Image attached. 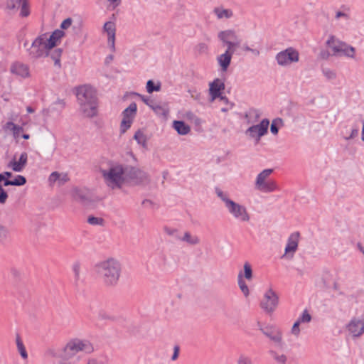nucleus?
<instances>
[{
	"label": "nucleus",
	"instance_id": "f257e3e1",
	"mask_svg": "<svg viewBox=\"0 0 364 364\" xmlns=\"http://www.w3.org/2000/svg\"><path fill=\"white\" fill-rule=\"evenodd\" d=\"M95 270L105 286L114 287L120 278L122 264L117 259L109 257L97 263Z\"/></svg>",
	"mask_w": 364,
	"mask_h": 364
},
{
	"label": "nucleus",
	"instance_id": "f03ea898",
	"mask_svg": "<svg viewBox=\"0 0 364 364\" xmlns=\"http://www.w3.org/2000/svg\"><path fill=\"white\" fill-rule=\"evenodd\" d=\"M76 96L80 109L86 117L97 114V99L95 90L90 85H82L77 89Z\"/></svg>",
	"mask_w": 364,
	"mask_h": 364
},
{
	"label": "nucleus",
	"instance_id": "7ed1b4c3",
	"mask_svg": "<svg viewBox=\"0 0 364 364\" xmlns=\"http://www.w3.org/2000/svg\"><path fill=\"white\" fill-rule=\"evenodd\" d=\"M102 173L106 184L112 189L120 188L124 182L126 168L121 165L110 167L108 170H102Z\"/></svg>",
	"mask_w": 364,
	"mask_h": 364
},
{
	"label": "nucleus",
	"instance_id": "20e7f679",
	"mask_svg": "<svg viewBox=\"0 0 364 364\" xmlns=\"http://www.w3.org/2000/svg\"><path fill=\"white\" fill-rule=\"evenodd\" d=\"M63 358H70L79 352L91 353L94 351L93 345L87 340L73 338L70 340L63 349Z\"/></svg>",
	"mask_w": 364,
	"mask_h": 364
},
{
	"label": "nucleus",
	"instance_id": "39448f33",
	"mask_svg": "<svg viewBox=\"0 0 364 364\" xmlns=\"http://www.w3.org/2000/svg\"><path fill=\"white\" fill-rule=\"evenodd\" d=\"M326 45L331 49L333 55L345 56L350 58H355V48L340 41L334 36L328 37Z\"/></svg>",
	"mask_w": 364,
	"mask_h": 364
},
{
	"label": "nucleus",
	"instance_id": "423d86ee",
	"mask_svg": "<svg viewBox=\"0 0 364 364\" xmlns=\"http://www.w3.org/2000/svg\"><path fill=\"white\" fill-rule=\"evenodd\" d=\"M47 33L38 36L28 49V56L33 60L48 55V51L51 49L46 43Z\"/></svg>",
	"mask_w": 364,
	"mask_h": 364
},
{
	"label": "nucleus",
	"instance_id": "0eeeda50",
	"mask_svg": "<svg viewBox=\"0 0 364 364\" xmlns=\"http://www.w3.org/2000/svg\"><path fill=\"white\" fill-rule=\"evenodd\" d=\"M273 172V169L267 168L260 172L255 181V188L262 193H270L277 189V185L273 180H269L268 178Z\"/></svg>",
	"mask_w": 364,
	"mask_h": 364
},
{
	"label": "nucleus",
	"instance_id": "6e6552de",
	"mask_svg": "<svg viewBox=\"0 0 364 364\" xmlns=\"http://www.w3.org/2000/svg\"><path fill=\"white\" fill-rule=\"evenodd\" d=\"M137 106L132 102L122 113V119L120 123V132L124 134L132 126L136 115Z\"/></svg>",
	"mask_w": 364,
	"mask_h": 364
},
{
	"label": "nucleus",
	"instance_id": "1a4fd4ad",
	"mask_svg": "<svg viewBox=\"0 0 364 364\" xmlns=\"http://www.w3.org/2000/svg\"><path fill=\"white\" fill-rule=\"evenodd\" d=\"M226 208L228 213L236 220L242 223H247L250 221V215L245 206L232 200V202L229 203V205L226 207Z\"/></svg>",
	"mask_w": 364,
	"mask_h": 364
},
{
	"label": "nucleus",
	"instance_id": "9d476101",
	"mask_svg": "<svg viewBox=\"0 0 364 364\" xmlns=\"http://www.w3.org/2000/svg\"><path fill=\"white\" fill-rule=\"evenodd\" d=\"M276 60L279 65L286 66L292 63H297L299 60V53L293 47H289L279 52L276 55Z\"/></svg>",
	"mask_w": 364,
	"mask_h": 364
},
{
	"label": "nucleus",
	"instance_id": "9b49d317",
	"mask_svg": "<svg viewBox=\"0 0 364 364\" xmlns=\"http://www.w3.org/2000/svg\"><path fill=\"white\" fill-rule=\"evenodd\" d=\"M126 177L136 185H146L150 181L149 176L146 172L132 166L126 168Z\"/></svg>",
	"mask_w": 364,
	"mask_h": 364
},
{
	"label": "nucleus",
	"instance_id": "f8f14e48",
	"mask_svg": "<svg viewBox=\"0 0 364 364\" xmlns=\"http://www.w3.org/2000/svg\"><path fill=\"white\" fill-rule=\"evenodd\" d=\"M279 298L277 294L272 289H268L260 302V307L267 313H272L277 307Z\"/></svg>",
	"mask_w": 364,
	"mask_h": 364
},
{
	"label": "nucleus",
	"instance_id": "ddd939ff",
	"mask_svg": "<svg viewBox=\"0 0 364 364\" xmlns=\"http://www.w3.org/2000/svg\"><path fill=\"white\" fill-rule=\"evenodd\" d=\"M269 124V121L267 119H264L259 124L249 127L246 130L245 134L250 138L255 139L257 143H258L261 136L267 132Z\"/></svg>",
	"mask_w": 364,
	"mask_h": 364
},
{
	"label": "nucleus",
	"instance_id": "4468645a",
	"mask_svg": "<svg viewBox=\"0 0 364 364\" xmlns=\"http://www.w3.org/2000/svg\"><path fill=\"white\" fill-rule=\"evenodd\" d=\"M260 331L264 335L272 341L277 347H283L284 343L282 341V332L281 330L273 326H268L264 328H260Z\"/></svg>",
	"mask_w": 364,
	"mask_h": 364
},
{
	"label": "nucleus",
	"instance_id": "2eb2a0df",
	"mask_svg": "<svg viewBox=\"0 0 364 364\" xmlns=\"http://www.w3.org/2000/svg\"><path fill=\"white\" fill-rule=\"evenodd\" d=\"M299 236L300 235L299 232H294L289 235L283 257L287 256L290 258L293 257L294 252L298 248Z\"/></svg>",
	"mask_w": 364,
	"mask_h": 364
},
{
	"label": "nucleus",
	"instance_id": "dca6fc26",
	"mask_svg": "<svg viewBox=\"0 0 364 364\" xmlns=\"http://www.w3.org/2000/svg\"><path fill=\"white\" fill-rule=\"evenodd\" d=\"M28 162V154L26 152H22L20 155L18 161L14 158L7 165V167L16 172L22 171L26 167Z\"/></svg>",
	"mask_w": 364,
	"mask_h": 364
},
{
	"label": "nucleus",
	"instance_id": "f3484780",
	"mask_svg": "<svg viewBox=\"0 0 364 364\" xmlns=\"http://www.w3.org/2000/svg\"><path fill=\"white\" fill-rule=\"evenodd\" d=\"M348 330L353 336H361L364 333V321L353 318L348 325Z\"/></svg>",
	"mask_w": 364,
	"mask_h": 364
},
{
	"label": "nucleus",
	"instance_id": "a211bd4d",
	"mask_svg": "<svg viewBox=\"0 0 364 364\" xmlns=\"http://www.w3.org/2000/svg\"><path fill=\"white\" fill-rule=\"evenodd\" d=\"M12 74L26 78L30 76L29 68L27 65L20 62L14 63L10 68Z\"/></svg>",
	"mask_w": 364,
	"mask_h": 364
},
{
	"label": "nucleus",
	"instance_id": "6ab92c4d",
	"mask_svg": "<svg viewBox=\"0 0 364 364\" xmlns=\"http://www.w3.org/2000/svg\"><path fill=\"white\" fill-rule=\"evenodd\" d=\"M225 89L224 82L219 78L215 79L212 82L210 83V94L212 97V100H215L219 97L221 95V90Z\"/></svg>",
	"mask_w": 364,
	"mask_h": 364
},
{
	"label": "nucleus",
	"instance_id": "aec40b11",
	"mask_svg": "<svg viewBox=\"0 0 364 364\" xmlns=\"http://www.w3.org/2000/svg\"><path fill=\"white\" fill-rule=\"evenodd\" d=\"M104 30L107 33L108 38L107 43L111 48L114 50V41H115V24L112 21H107L104 24Z\"/></svg>",
	"mask_w": 364,
	"mask_h": 364
},
{
	"label": "nucleus",
	"instance_id": "412c9836",
	"mask_svg": "<svg viewBox=\"0 0 364 364\" xmlns=\"http://www.w3.org/2000/svg\"><path fill=\"white\" fill-rule=\"evenodd\" d=\"M71 196L75 200L78 202L85 203L89 200L88 192L85 189L74 188L71 191Z\"/></svg>",
	"mask_w": 364,
	"mask_h": 364
},
{
	"label": "nucleus",
	"instance_id": "4be33fe9",
	"mask_svg": "<svg viewBox=\"0 0 364 364\" xmlns=\"http://www.w3.org/2000/svg\"><path fill=\"white\" fill-rule=\"evenodd\" d=\"M69 181V177L67 173H60L58 171H53L49 176L48 181L50 184H53L55 182H58L59 186L65 184Z\"/></svg>",
	"mask_w": 364,
	"mask_h": 364
},
{
	"label": "nucleus",
	"instance_id": "5701e85b",
	"mask_svg": "<svg viewBox=\"0 0 364 364\" xmlns=\"http://www.w3.org/2000/svg\"><path fill=\"white\" fill-rule=\"evenodd\" d=\"M65 36V32L60 29L55 30L53 33L48 37L46 43L51 49L57 45L58 41H60Z\"/></svg>",
	"mask_w": 364,
	"mask_h": 364
},
{
	"label": "nucleus",
	"instance_id": "b1692460",
	"mask_svg": "<svg viewBox=\"0 0 364 364\" xmlns=\"http://www.w3.org/2000/svg\"><path fill=\"white\" fill-rule=\"evenodd\" d=\"M232 56V54L228 51L218 56L217 60L223 71L225 72L228 70L231 62Z\"/></svg>",
	"mask_w": 364,
	"mask_h": 364
},
{
	"label": "nucleus",
	"instance_id": "393cba45",
	"mask_svg": "<svg viewBox=\"0 0 364 364\" xmlns=\"http://www.w3.org/2000/svg\"><path fill=\"white\" fill-rule=\"evenodd\" d=\"M218 38L225 44L231 41L237 40V36L233 30H225L218 33Z\"/></svg>",
	"mask_w": 364,
	"mask_h": 364
},
{
	"label": "nucleus",
	"instance_id": "a878e982",
	"mask_svg": "<svg viewBox=\"0 0 364 364\" xmlns=\"http://www.w3.org/2000/svg\"><path fill=\"white\" fill-rule=\"evenodd\" d=\"M173 127L180 135H186L191 132V127L183 121L174 120Z\"/></svg>",
	"mask_w": 364,
	"mask_h": 364
},
{
	"label": "nucleus",
	"instance_id": "bb28decb",
	"mask_svg": "<svg viewBox=\"0 0 364 364\" xmlns=\"http://www.w3.org/2000/svg\"><path fill=\"white\" fill-rule=\"evenodd\" d=\"M213 11L219 19L230 18L233 16V12L231 9H223L222 7H216L214 9Z\"/></svg>",
	"mask_w": 364,
	"mask_h": 364
},
{
	"label": "nucleus",
	"instance_id": "cd10ccee",
	"mask_svg": "<svg viewBox=\"0 0 364 364\" xmlns=\"http://www.w3.org/2000/svg\"><path fill=\"white\" fill-rule=\"evenodd\" d=\"M62 53L63 50L61 48H56L53 50L50 53H48V55H50L51 59L54 61V66L58 69L61 68L60 58Z\"/></svg>",
	"mask_w": 364,
	"mask_h": 364
},
{
	"label": "nucleus",
	"instance_id": "c85d7f7f",
	"mask_svg": "<svg viewBox=\"0 0 364 364\" xmlns=\"http://www.w3.org/2000/svg\"><path fill=\"white\" fill-rule=\"evenodd\" d=\"M26 183V178L21 175H18L14 180H6L4 183V186H23Z\"/></svg>",
	"mask_w": 364,
	"mask_h": 364
},
{
	"label": "nucleus",
	"instance_id": "c756f323",
	"mask_svg": "<svg viewBox=\"0 0 364 364\" xmlns=\"http://www.w3.org/2000/svg\"><path fill=\"white\" fill-rule=\"evenodd\" d=\"M237 283L238 286L242 291V292L244 294L245 296H248L250 294V291L248 289L247 285L245 282V281L242 279V272H240L237 275Z\"/></svg>",
	"mask_w": 364,
	"mask_h": 364
},
{
	"label": "nucleus",
	"instance_id": "7c9ffc66",
	"mask_svg": "<svg viewBox=\"0 0 364 364\" xmlns=\"http://www.w3.org/2000/svg\"><path fill=\"white\" fill-rule=\"evenodd\" d=\"M269 353L278 364H286L287 358L284 353H279L274 350H270Z\"/></svg>",
	"mask_w": 364,
	"mask_h": 364
},
{
	"label": "nucleus",
	"instance_id": "2f4dec72",
	"mask_svg": "<svg viewBox=\"0 0 364 364\" xmlns=\"http://www.w3.org/2000/svg\"><path fill=\"white\" fill-rule=\"evenodd\" d=\"M16 343L20 355L23 359H26L28 358V354L25 348V346L18 335L16 336Z\"/></svg>",
	"mask_w": 364,
	"mask_h": 364
},
{
	"label": "nucleus",
	"instance_id": "473e14b6",
	"mask_svg": "<svg viewBox=\"0 0 364 364\" xmlns=\"http://www.w3.org/2000/svg\"><path fill=\"white\" fill-rule=\"evenodd\" d=\"M134 139L136 141V142L139 144L141 145L144 147L146 146L147 138L141 130H138L137 132H135L134 135Z\"/></svg>",
	"mask_w": 364,
	"mask_h": 364
},
{
	"label": "nucleus",
	"instance_id": "72a5a7b5",
	"mask_svg": "<svg viewBox=\"0 0 364 364\" xmlns=\"http://www.w3.org/2000/svg\"><path fill=\"white\" fill-rule=\"evenodd\" d=\"M185 117L197 126H199L202 124V119L197 117L193 112L191 111L186 112Z\"/></svg>",
	"mask_w": 364,
	"mask_h": 364
},
{
	"label": "nucleus",
	"instance_id": "f704fd0d",
	"mask_svg": "<svg viewBox=\"0 0 364 364\" xmlns=\"http://www.w3.org/2000/svg\"><path fill=\"white\" fill-rule=\"evenodd\" d=\"M181 240L185 241L191 245H196L198 244L200 240L196 236H191V235L188 232H186L184 233L183 237L181 238Z\"/></svg>",
	"mask_w": 364,
	"mask_h": 364
},
{
	"label": "nucleus",
	"instance_id": "c9c22d12",
	"mask_svg": "<svg viewBox=\"0 0 364 364\" xmlns=\"http://www.w3.org/2000/svg\"><path fill=\"white\" fill-rule=\"evenodd\" d=\"M215 193H216L218 197L220 198L222 201H223V203H225V208L229 205L230 202L232 201L231 199H230L228 198V194L224 193L220 188H216Z\"/></svg>",
	"mask_w": 364,
	"mask_h": 364
},
{
	"label": "nucleus",
	"instance_id": "e433bc0d",
	"mask_svg": "<svg viewBox=\"0 0 364 364\" xmlns=\"http://www.w3.org/2000/svg\"><path fill=\"white\" fill-rule=\"evenodd\" d=\"M161 90V84L158 82L157 85H154V82L151 80H149L146 82V90L149 93H152L156 91L158 92Z\"/></svg>",
	"mask_w": 364,
	"mask_h": 364
},
{
	"label": "nucleus",
	"instance_id": "4c0bfd02",
	"mask_svg": "<svg viewBox=\"0 0 364 364\" xmlns=\"http://www.w3.org/2000/svg\"><path fill=\"white\" fill-rule=\"evenodd\" d=\"M244 274H242V277H244L247 280H250L252 278V269L250 264L249 262H245L244 264Z\"/></svg>",
	"mask_w": 364,
	"mask_h": 364
},
{
	"label": "nucleus",
	"instance_id": "58836bf2",
	"mask_svg": "<svg viewBox=\"0 0 364 364\" xmlns=\"http://www.w3.org/2000/svg\"><path fill=\"white\" fill-rule=\"evenodd\" d=\"M299 323H309L311 321V316L307 310H304L302 314L296 320Z\"/></svg>",
	"mask_w": 364,
	"mask_h": 364
},
{
	"label": "nucleus",
	"instance_id": "ea45409f",
	"mask_svg": "<svg viewBox=\"0 0 364 364\" xmlns=\"http://www.w3.org/2000/svg\"><path fill=\"white\" fill-rule=\"evenodd\" d=\"M87 223L92 225H103L104 219L102 218H97L95 216H89L87 218Z\"/></svg>",
	"mask_w": 364,
	"mask_h": 364
},
{
	"label": "nucleus",
	"instance_id": "a19ab883",
	"mask_svg": "<svg viewBox=\"0 0 364 364\" xmlns=\"http://www.w3.org/2000/svg\"><path fill=\"white\" fill-rule=\"evenodd\" d=\"M151 108L154 111V112L159 115H166V110L160 105H157L156 103H153L151 106Z\"/></svg>",
	"mask_w": 364,
	"mask_h": 364
},
{
	"label": "nucleus",
	"instance_id": "79ce46f5",
	"mask_svg": "<svg viewBox=\"0 0 364 364\" xmlns=\"http://www.w3.org/2000/svg\"><path fill=\"white\" fill-rule=\"evenodd\" d=\"M226 45L228 46L226 51L233 54L235 51V48L239 46L240 41L237 40L231 41L230 42H228Z\"/></svg>",
	"mask_w": 364,
	"mask_h": 364
},
{
	"label": "nucleus",
	"instance_id": "37998d69",
	"mask_svg": "<svg viewBox=\"0 0 364 364\" xmlns=\"http://www.w3.org/2000/svg\"><path fill=\"white\" fill-rule=\"evenodd\" d=\"M8 235V228L2 225H0V242H4V240H6Z\"/></svg>",
	"mask_w": 364,
	"mask_h": 364
},
{
	"label": "nucleus",
	"instance_id": "c03bdc74",
	"mask_svg": "<svg viewBox=\"0 0 364 364\" xmlns=\"http://www.w3.org/2000/svg\"><path fill=\"white\" fill-rule=\"evenodd\" d=\"M300 324L301 323H299L297 321H296L291 328V333L296 338L299 337V336L300 334V331H301L300 328H299Z\"/></svg>",
	"mask_w": 364,
	"mask_h": 364
},
{
	"label": "nucleus",
	"instance_id": "a18cd8bd",
	"mask_svg": "<svg viewBox=\"0 0 364 364\" xmlns=\"http://www.w3.org/2000/svg\"><path fill=\"white\" fill-rule=\"evenodd\" d=\"M277 122H279L282 124V119L279 118L277 119H274L272 121L271 126H270V131L273 134H277L278 132H279L278 127L277 126Z\"/></svg>",
	"mask_w": 364,
	"mask_h": 364
},
{
	"label": "nucleus",
	"instance_id": "49530a36",
	"mask_svg": "<svg viewBox=\"0 0 364 364\" xmlns=\"http://www.w3.org/2000/svg\"><path fill=\"white\" fill-rule=\"evenodd\" d=\"M237 364H252V362L250 358L245 355H241L238 358Z\"/></svg>",
	"mask_w": 364,
	"mask_h": 364
},
{
	"label": "nucleus",
	"instance_id": "de8ad7c7",
	"mask_svg": "<svg viewBox=\"0 0 364 364\" xmlns=\"http://www.w3.org/2000/svg\"><path fill=\"white\" fill-rule=\"evenodd\" d=\"M72 22H73L72 18H68L65 19L61 23L60 28L62 29H67V28H68L71 26Z\"/></svg>",
	"mask_w": 364,
	"mask_h": 364
},
{
	"label": "nucleus",
	"instance_id": "09e8293b",
	"mask_svg": "<svg viewBox=\"0 0 364 364\" xmlns=\"http://www.w3.org/2000/svg\"><path fill=\"white\" fill-rule=\"evenodd\" d=\"M12 176V173L9 171H5L4 173H0V182L4 181L6 180H9V178Z\"/></svg>",
	"mask_w": 364,
	"mask_h": 364
},
{
	"label": "nucleus",
	"instance_id": "8fccbe9b",
	"mask_svg": "<svg viewBox=\"0 0 364 364\" xmlns=\"http://www.w3.org/2000/svg\"><path fill=\"white\" fill-rule=\"evenodd\" d=\"M323 73L324 75L328 79H333L336 77V73L329 69H324Z\"/></svg>",
	"mask_w": 364,
	"mask_h": 364
},
{
	"label": "nucleus",
	"instance_id": "3c124183",
	"mask_svg": "<svg viewBox=\"0 0 364 364\" xmlns=\"http://www.w3.org/2000/svg\"><path fill=\"white\" fill-rule=\"evenodd\" d=\"M23 131L22 127L16 124V128H13L12 133L14 137H18L19 134Z\"/></svg>",
	"mask_w": 364,
	"mask_h": 364
},
{
	"label": "nucleus",
	"instance_id": "603ef678",
	"mask_svg": "<svg viewBox=\"0 0 364 364\" xmlns=\"http://www.w3.org/2000/svg\"><path fill=\"white\" fill-rule=\"evenodd\" d=\"M197 50L199 53H204L208 50V46L204 43H199L197 46Z\"/></svg>",
	"mask_w": 364,
	"mask_h": 364
},
{
	"label": "nucleus",
	"instance_id": "864d4df0",
	"mask_svg": "<svg viewBox=\"0 0 364 364\" xmlns=\"http://www.w3.org/2000/svg\"><path fill=\"white\" fill-rule=\"evenodd\" d=\"M7 198L8 194L6 191H2L1 193H0V204L5 203Z\"/></svg>",
	"mask_w": 364,
	"mask_h": 364
},
{
	"label": "nucleus",
	"instance_id": "5fc2aeb1",
	"mask_svg": "<svg viewBox=\"0 0 364 364\" xmlns=\"http://www.w3.org/2000/svg\"><path fill=\"white\" fill-rule=\"evenodd\" d=\"M142 101L146 105H148L149 107H151V105L154 103L153 100H151L150 99H149L148 97L144 96V95H139Z\"/></svg>",
	"mask_w": 364,
	"mask_h": 364
},
{
	"label": "nucleus",
	"instance_id": "6e6d98bb",
	"mask_svg": "<svg viewBox=\"0 0 364 364\" xmlns=\"http://www.w3.org/2000/svg\"><path fill=\"white\" fill-rule=\"evenodd\" d=\"M358 131L356 129H353L351 130L350 134L348 136H345L346 140H348L350 139H353L358 135Z\"/></svg>",
	"mask_w": 364,
	"mask_h": 364
},
{
	"label": "nucleus",
	"instance_id": "4d7b16f0",
	"mask_svg": "<svg viewBox=\"0 0 364 364\" xmlns=\"http://www.w3.org/2000/svg\"><path fill=\"white\" fill-rule=\"evenodd\" d=\"M13 128H16V124L11 122H8L4 126L5 130L12 131Z\"/></svg>",
	"mask_w": 364,
	"mask_h": 364
},
{
	"label": "nucleus",
	"instance_id": "13d9d810",
	"mask_svg": "<svg viewBox=\"0 0 364 364\" xmlns=\"http://www.w3.org/2000/svg\"><path fill=\"white\" fill-rule=\"evenodd\" d=\"M80 265L78 264H74V266L73 267V272L77 278H78L79 275H80Z\"/></svg>",
	"mask_w": 364,
	"mask_h": 364
},
{
	"label": "nucleus",
	"instance_id": "bf43d9fd",
	"mask_svg": "<svg viewBox=\"0 0 364 364\" xmlns=\"http://www.w3.org/2000/svg\"><path fill=\"white\" fill-rule=\"evenodd\" d=\"M178 353H179V347L176 346H174V352L171 357V360H175L178 358Z\"/></svg>",
	"mask_w": 364,
	"mask_h": 364
},
{
	"label": "nucleus",
	"instance_id": "052dcab7",
	"mask_svg": "<svg viewBox=\"0 0 364 364\" xmlns=\"http://www.w3.org/2000/svg\"><path fill=\"white\" fill-rule=\"evenodd\" d=\"M100 316L101 317L102 319H112V316L107 315L105 313H100Z\"/></svg>",
	"mask_w": 364,
	"mask_h": 364
},
{
	"label": "nucleus",
	"instance_id": "680f3d73",
	"mask_svg": "<svg viewBox=\"0 0 364 364\" xmlns=\"http://www.w3.org/2000/svg\"><path fill=\"white\" fill-rule=\"evenodd\" d=\"M320 55H321V58L327 59L329 56V53L326 51H322V52H321Z\"/></svg>",
	"mask_w": 364,
	"mask_h": 364
},
{
	"label": "nucleus",
	"instance_id": "e2e57ef3",
	"mask_svg": "<svg viewBox=\"0 0 364 364\" xmlns=\"http://www.w3.org/2000/svg\"><path fill=\"white\" fill-rule=\"evenodd\" d=\"M341 16H346V14L342 11H338L336 14V18H338Z\"/></svg>",
	"mask_w": 364,
	"mask_h": 364
},
{
	"label": "nucleus",
	"instance_id": "0e129e2a",
	"mask_svg": "<svg viewBox=\"0 0 364 364\" xmlns=\"http://www.w3.org/2000/svg\"><path fill=\"white\" fill-rule=\"evenodd\" d=\"M112 4H114V7L118 6L121 0H109Z\"/></svg>",
	"mask_w": 364,
	"mask_h": 364
},
{
	"label": "nucleus",
	"instance_id": "69168bd1",
	"mask_svg": "<svg viewBox=\"0 0 364 364\" xmlns=\"http://www.w3.org/2000/svg\"><path fill=\"white\" fill-rule=\"evenodd\" d=\"M112 60H113V55H108V56L106 58L105 63H109V62H111Z\"/></svg>",
	"mask_w": 364,
	"mask_h": 364
},
{
	"label": "nucleus",
	"instance_id": "338daca9",
	"mask_svg": "<svg viewBox=\"0 0 364 364\" xmlns=\"http://www.w3.org/2000/svg\"><path fill=\"white\" fill-rule=\"evenodd\" d=\"M87 364H97V361L95 359H90Z\"/></svg>",
	"mask_w": 364,
	"mask_h": 364
},
{
	"label": "nucleus",
	"instance_id": "774afa93",
	"mask_svg": "<svg viewBox=\"0 0 364 364\" xmlns=\"http://www.w3.org/2000/svg\"><path fill=\"white\" fill-rule=\"evenodd\" d=\"M250 52L252 53H253L254 55H258L259 54V51L258 50H257V49H252V50H250Z\"/></svg>",
	"mask_w": 364,
	"mask_h": 364
}]
</instances>
